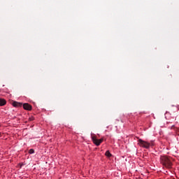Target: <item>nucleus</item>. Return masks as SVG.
<instances>
[{"label":"nucleus","mask_w":179,"mask_h":179,"mask_svg":"<svg viewBox=\"0 0 179 179\" xmlns=\"http://www.w3.org/2000/svg\"><path fill=\"white\" fill-rule=\"evenodd\" d=\"M29 153L30 155H33V153H34V150L30 149L29 151Z\"/></svg>","instance_id":"6e6552de"},{"label":"nucleus","mask_w":179,"mask_h":179,"mask_svg":"<svg viewBox=\"0 0 179 179\" xmlns=\"http://www.w3.org/2000/svg\"><path fill=\"white\" fill-rule=\"evenodd\" d=\"M13 107L19 108L22 107L23 106V103L17 102V101H13L12 103Z\"/></svg>","instance_id":"39448f33"},{"label":"nucleus","mask_w":179,"mask_h":179,"mask_svg":"<svg viewBox=\"0 0 179 179\" xmlns=\"http://www.w3.org/2000/svg\"><path fill=\"white\" fill-rule=\"evenodd\" d=\"M0 127H1V124H0Z\"/></svg>","instance_id":"ddd939ff"},{"label":"nucleus","mask_w":179,"mask_h":179,"mask_svg":"<svg viewBox=\"0 0 179 179\" xmlns=\"http://www.w3.org/2000/svg\"><path fill=\"white\" fill-rule=\"evenodd\" d=\"M24 110H27V111H31L33 107L29 103H25L23 104Z\"/></svg>","instance_id":"20e7f679"},{"label":"nucleus","mask_w":179,"mask_h":179,"mask_svg":"<svg viewBox=\"0 0 179 179\" xmlns=\"http://www.w3.org/2000/svg\"><path fill=\"white\" fill-rule=\"evenodd\" d=\"M138 145L140 148H144V149H149L150 146H155V141H151L150 143L142 140V138H138Z\"/></svg>","instance_id":"f03ea898"},{"label":"nucleus","mask_w":179,"mask_h":179,"mask_svg":"<svg viewBox=\"0 0 179 179\" xmlns=\"http://www.w3.org/2000/svg\"><path fill=\"white\" fill-rule=\"evenodd\" d=\"M29 121H34V117L33 116L29 117Z\"/></svg>","instance_id":"1a4fd4ad"},{"label":"nucleus","mask_w":179,"mask_h":179,"mask_svg":"<svg viewBox=\"0 0 179 179\" xmlns=\"http://www.w3.org/2000/svg\"><path fill=\"white\" fill-rule=\"evenodd\" d=\"M91 139L94 145H95L96 146H100V145H101V143H103L104 141H106V138L104 137H102L100 139H98L97 136H96V134H91Z\"/></svg>","instance_id":"7ed1b4c3"},{"label":"nucleus","mask_w":179,"mask_h":179,"mask_svg":"<svg viewBox=\"0 0 179 179\" xmlns=\"http://www.w3.org/2000/svg\"><path fill=\"white\" fill-rule=\"evenodd\" d=\"M105 155L107 156V157H111V153L108 150L106 152Z\"/></svg>","instance_id":"0eeeda50"},{"label":"nucleus","mask_w":179,"mask_h":179,"mask_svg":"<svg viewBox=\"0 0 179 179\" xmlns=\"http://www.w3.org/2000/svg\"><path fill=\"white\" fill-rule=\"evenodd\" d=\"M22 166H23V163H20V167L22 169Z\"/></svg>","instance_id":"9d476101"},{"label":"nucleus","mask_w":179,"mask_h":179,"mask_svg":"<svg viewBox=\"0 0 179 179\" xmlns=\"http://www.w3.org/2000/svg\"><path fill=\"white\" fill-rule=\"evenodd\" d=\"M172 128H174V126H172Z\"/></svg>","instance_id":"f8f14e48"},{"label":"nucleus","mask_w":179,"mask_h":179,"mask_svg":"<svg viewBox=\"0 0 179 179\" xmlns=\"http://www.w3.org/2000/svg\"><path fill=\"white\" fill-rule=\"evenodd\" d=\"M6 100L3 99H0V107L6 106Z\"/></svg>","instance_id":"423d86ee"},{"label":"nucleus","mask_w":179,"mask_h":179,"mask_svg":"<svg viewBox=\"0 0 179 179\" xmlns=\"http://www.w3.org/2000/svg\"><path fill=\"white\" fill-rule=\"evenodd\" d=\"M1 137H2V133L0 132V138H1Z\"/></svg>","instance_id":"9b49d317"},{"label":"nucleus","mask_w":179,"mask_h":179,"mask_svg":"<svg viewBox=\"0 0 179 179\" xmlns=\"http://www.w3.org/2000/svg\"><path fill=\"white\" fill-rule=\"evenodd\" d=\"M159 162L161 164H162V166L165 167V169H171V167H173V162H171V158L167 156H161Z\"/></svg>","instance_id":"f257e3e1"}]
</instances>
